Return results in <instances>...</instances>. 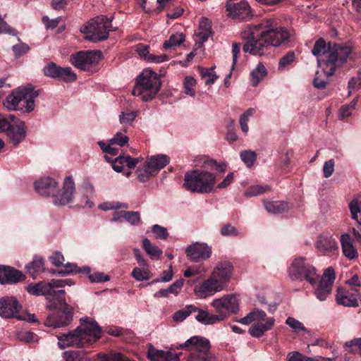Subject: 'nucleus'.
Here are the masks:
<instances>
[{
	"label": "nucleus",
	"mask_w": 361,
	"mask_h": 361,
	"mask_svg": "<svg viewBox=\"0 0 361 361\" xmlns=\"http://www.w3.org/2000/svg\"><path fill=\"white\" fill-rule=\"evenodd\" d=\"M317 250L322 254H327L338 250L336 240L329 233H322L318 236L316 242Z\"/></svg>",
	"instance_id": "b1692460"
},
{
	"label": "nucleus",
	"mask_w": 361,
	"mask_h": 361,
	"mask_svg": "<svg viewBox=\"0 0 361 361\" xmlns=\"http://www.w3.org/2000/svg\"><path fill=\"white\" fill-rule=\"evenodd\" d=\"M264 207L269 213L281 214L289 209L288 204L283 201H270L264 202Z\"/></svg>",
	"instance_id": "72a5a7b5"
},
{
	"label": "nucleus",
	"mask_w": 361,
	"mask_h": 361,
	"mask_svg": "<svg viewBox=\"0 0 361 361\" xmlns=\"http://www.w3.org/2000/svg\"><path fill=\"white\" fill-rule=\"evenodd\" d=\"M331 290L332 286H331V283L320 280L318 286L314 291V294L317 298L320 301H324L331 293Z\"/></svg>",
	"instance_id": "f704fd0d"
},
{
	"label": "nucleus",
	"mask_w": 361,
	"mask_h": 361,
	"mask_svg": "<svg viewBox=\"0 0 361 361\" xmlns=\"http://www.w3.org/2000/svg\"><path fill=\"white\" fill-rule=\"evenodd\" d=\"M185 41V35L183 33H176L171 35L168 40L163 44L164 49L168 50L180 45Z\"/></svg>",
	"instance_id": "ea45409f"
},
{
	"label": "nucleus",
	"mask_w": 361,
	"mask_h": 361,
	"mask_svg": "<svg viewBox=\"0 0 361 361\" xmlns=\"http://www.w3.org/2000/svg\"><path fill=\"white\" fill-rule=\"evenodd\" d=\"M147 357L150 361H179V355L171 351L156 349L149 344Z\"/></svg>",
	"instance_id": "5701e85b"
},
{
	"label": "nucleus",
	"mask_w": 361,
	"mask_h": 361,
	"mask_svg": "<svg viewBox=\"0 0 361 361\" xmlns=\"http://www.w3.org/2000/svg\"><path fill=\"white\" fill-rule=\"evenodd\" d=\"M124 220L130 223L131 225L135 226L140 222V214L137 212L126 211Z\"/></svg>",
	"instance_id": "13d9d810"
},
{
	"label": "nucleus",
	"mask_w": 361,
	"mask_h": 361,
	"mask_svg": "<svg viewBox=\"0 0 361 361\" xmlns=\"http://www.w3.org/2000/svg\"><path fill=\"white\" fill-rule=\"evenodd\" d=\"M137 116V111H130L127 113L121 112L119 115L120 123L124 126H130L132 125Z\"/></svg>",
	"instance_id": "de8ad7c7"
},
{
	"label": "nucleus",
	"mask_w": 361,
	"mask_h": 361,
	"mask_svg": "<svg viewBox=\"0 0 361 361\" xmlns=\"http://www.w3.org/2000/svg\"><path fill=\"white\" fill-rule=\"evenodd\" d=\"M335 161L333 159H331L324 162L323 166V173L325 178L330 177L334 171Z\"/></svg>",
	"instance_id": "69168bd1"
},
{
	"label": "nucleus",
	"mask_w": 361,
	"mask_h": 361,
	"mask_svg": "<svg viewBox=\"0 0 361 361\" xmlns=\"http://www.w3.org/2000/svg\"><path fill=\"white\" fill-rule=\"evenodd\" d=\"M56 80L65 82H73L76 80V74L71 67H61Z\"/></svg>",
	"instance_id": "58836bf2"
},
{
	"label": "nucleus",
	"mask_w": 361,
	"mask_h": 361,
	"mask_svg": "<svg viewBox=\"0 0 361 361\" xmlns=\"http://www.w3.org/2000/svg\"><path fill=\"white\" fill-rule=\"evenodd\" d=\"M88 274V279L92 283H102L106 282L110 280V277L108 275L104 274L103 272H94L93 274Z\"/></svg>",
	"instance_id": "3c124183"
},
{
	"label": "nucleus",
	"mask_w": 361,
	"mask_h": 361,
	"mask_svg": "<svg viewBox=\"0 0 361 361\" xmlns=\"http://www.w3.org/2000/svg\"><path fill=\"white\" fill-rule=\"evenodd\" d=\"M100 361H130L128 357L121 353L111 355H103L100 357Z\"/></svg>",
	"instance_id": "bf43d9fd"
},
{
	"label": "nucleus",
	"mask_w": 361,
	"mask_h": 361,
	"mask_svg": "<svg viewBox=\"0 0 361 361\" xmlns=\"http://www.w3.org/2000/svg\"><path fill=\"white\" fill-rule=\"evenodd\" d=\"M149 271L145 269L135 267L132 271V276L138 281L148 280L149 279Z\"/></svg>",
	"instance_id": "8fccbe9b"
},
{
	"label": "nucleus",
	"mask_w": 361,
	"mask_h": 361,
	"mask_svg": "<svg viewBox=\"0 0 361 361\" xmlns=\"http://www.w3.org/2000/svg\"><path fill=\"white\" fill-rule=\"evenodd\" d=\"M62 268L56 271L53 270L51 272L52 274H58L61 276H67L69 274H75L78 273L89 274L90 272V268L89 267L84 266L79 268L76 264L68 262L65 264H63Z\"/></svg>",
	"instance_id": "c85d7f7f"
},
{
	"label": "nucleus",
	"mask_w": 361,
	"mask_h": 361,
	"mask_svg": "<svg viewBox=\"0 0 361 361\" xmlns=\"http://www.w3.org/2000/svg\"><path fill=\"white\" fill-rule=\"evenodd\" d=\"M255 112V109L249 108L240 116L239 123L240 128L245 135L247 133L249 130L247 123L250 120V118L253 116Z\"/></svg>",
	"instance_id": "37998d69"
},
{
	"label": "nucleus",
	"mask_w": 361,
	"mask_h": 361,
	"mask_svg": "<svg viewBox=\"0 0 361 361\" xmlns=\"http://www.w3.org/2000/svg\"><path fill=\"white\" fill-rule=\"evenodd\" d=\"M195 319L202 324L212 325L225 320L224 314H211L206 310L197 308Z\"/></svg>",
	"instance_id": "a878e982"
},
{
	"label": "nucleus",
	"mask_w": 361,
	"mask_h": 361,
	"mask_svg": "<svg viewBox=\"0 0 361 361\" xmlns=\"http://www.w3.org/2000/svg\"><path fill=\"white\" fill-rule=\"evenodd\" d=\"M233 267L228 261L217 263L209 278L194 288V293L200 298H206L223 290L230 281Z\"/></svg>",
	"instance_id": "7ed1b4c3"
},
{
	"label": "nucleus",
	"mask_w": 361,
	"mask_h": 361,
	"mask_svg": "<svg viewBox=\"0 0 361 361\" xmlns=\"http://www.w3.org/2000/svg\"><path fill=\"white\" fill-rule=\"evenodd\" d=\"M0 132L5 133L16 147L25 137V125L13 114H0Z\"/></svg>",
	"instance_id": "1a4fd4ad"
},
{
	"label": "nucleus",
	"mask_w": 361,
	"mask_h": 361,
	"mask_svg": "<svg viewBox=\"0 0 361 361\" xmlns=\"http://www.w3.org/2000/svg\"><path fill=\"white\" fill-rule=\"evenodd\" d=\"M286 324L290 326L295 333L303 331L308 334L310 332L302 322L292 317H288L286 319Z\"/></svg>",
	"instance_id": "c03bdc74"
},
{
	"label": "nucleus",
	"mask_w": 361,
	"mask_h": 361,
	"mask_svg": "<svg viewBox=\"0 0 361 361\" xmlns=\"http://www.w3.org/2000/svg\"><path fill=\"white\" fill-rule=\"evenodd\" d=\"M340 240L343 253L345 255V257L350 260H353L357 258L358 253L357 252V250L353 246L350 236L347 233L343 234L341 236Z\"/></svg>",
	"instance_id": "cd10ccee"
},
{
	"label": "nucleus",
	"mask_w": 361,
	"mask_h": 361,
	"mask_svg": "<svg viewBox=\"0 0 361 361\" xmlns=\"http://www.w3.org/2000/svg\"><path fill=\"white\" fill-rule=\"evenodd\" d=\"M170 161V159L165 154H157L147 158L142 166L136 170L138 180L145 183L151 177L155 176L161 169L164 168Z\"/></svg>",
	"instance_id": "9b49d317"
},
{
	"label": "nucleus",
	"mask_w": 361,
	"mask_h": 361,
	"mask_svg": "<svg viewBox=\"0 0 361 361\" xmlns=\"http://www.w3.org/2000/svg\"><path fill=\"white\" fill-rule=\"evenodd\" d=\"M20 309L21 305L14 297L6 296L0 299V316L2 318L24 319L18 314Z\"/></svg>",
	"instance_id": "6ab92c4d"
},
{
	"label": "nucleus",
	"mask_w": 361,
	"mask_h": 361,
	"mask_svg": "<svg viewBox=\"0 0 361 361\" xmlns=\"http://www.w3.org/2000/svg\"><path fill=\"white\" fill-rule=\"evenodd\" d=\"M240 159L247 167H251L254 165L257 159V154L252 150H243L240 154Z\"/></svg>",
	"instance_id": "a18cd8bd"
},
{
	"label": "nucleus",
	"mask_w": 361,
	"mask_h": 361,
	"mask_svg": "<svg viewBox=\"0 0 361 361\" xmlns=\"http://www.w3.org/2000/svg\"><path fill=\"white\" fill-rule=\"evenodd\" d=\"M352 51L353 46L350 43H329L324 68L326 74L328 76L334 75L338 66L346 63Z\"/></svg>",
	"instance_id": "6e6552de"
},
{
	"label": "nucleus",
	"mask_w": 361,
	"mask_h": 361,
	"mask_svg": "<svg viewBox=\"0 0 361 361\" xmlns=\"http://www.w3.org/2000/svg\"><path fill=\"white\" fill-rule=\"evenodd\" d=\"M152 231L157 238L166 240L169 236L167 229L158 224H154L152 227Z\"/></svg>",
	"instance_id": "6e6d98bb"
},
{
	"label": "nucleus",
	"mask_w": 361,
	"mask_h": 361,
	"mask_svg": "<svg viewBox=\"0 0 361 361\" xmlns=\"http://www.w3.org/2000/svg\"><path fill=\"white\" fill-rule=\"evenodd\" d=\"M129 138L127 135L122 133H117L114 137L110 139L111 145H118L120 147H123L128 144Z\"/></svg>",
	"instance_id": "603ef678"
},
{
	"label": "nucleus",
	"mask_w": 361,
	"mask_h": 361,
	"mask_svg": "<svg viewBox=\"0 0 361 361\" xmlns=\"http://www.w3.org/2000/svg\"><path fill=\"white\" fill-rule=\"evenodd\" d=\"M216 183V176L204 170H192L184 176L183 187L191 192L209 193Z\"/></svg>",
	"instance_id": "423d86ee"
},
{
	"label": "nucleus",
	"mask_w": 361,
	"mask_h": 361,
	"mask_svg": "<svg viewBox=\"0 0 361 361\" xmlns=\"http://www.w3.org/2000/svg\"><path fill=\"white\" fill-rule=\"evenodd\" d=\"M17 339L25 343H30L35 341L36 334L31 331H21L16 334Z\"/></svg>",
	"instance_id": "5fc2aeb1"
},
{
	"label": "nucleus",
	"mask_w": 361,
	"mask_h": 361,
	"mask_svg": "<svg viewBox=\"0 0 361 361\" xmlns=\"http://www.w3.org/2000/svg\"><path fill=\"white\" fill-rule=\"evenodd\" d=\"M204 164L208 168L214 169L220 172H224L226 169V164H224V163H217L216 161L214 159H207L206 161H204Z\"/></svg>",
	"instance_id": "338daca9"
},
{
	"label": "nucleus",
	"mask_w": 361,
	"mask_h": 361,
	"mask_svg": "<svg viewBox=\"0 0 361 361\" xmlns=\"http://www.w3.org/2000/svg\"><path fill=\"white\" fill-rule=\"evenodd\" d=\"M267 71L265 66L259 63L250 73V82L253 87H257L259 83L267 76Z\"/></svg>",
	"instance_id": "2f4dec72"
},
{
	"label": "nucleus",
	"mask_w": 361,
	"mask_h": 361,
	"mask_svg": "<svg viewBox=\"0 0 361 361\" xmlns=\"http://www.w3.org/2000/svg\"><path fill=\"white\" fill-rule=\"evenodd\" d=\"M142 246L152 259H159L162 255V250L157 245H153L148 238L142 240Z\"/></svg>",
	"instance_id": "e433bc0d"
},
{
	"label": "nucleus",
	"mask_w": 361,
	"mask_h": 361,
	"mask_svg": "<svg viewBox=\"0 0 361 361\" xmlns=\"http://www.w3.org/2000/svg\"><path fill=\"white\" fill-rule=\"evenodd\" d=\"M111 22L104 16H97L81 28L85 38L93 42L105 40L109 37Z\"/></svg>",
	"instance_id": "9d476101"
},
{
	"label": "nucleus",
	"mask_w": 361,
	"mask_h": 361,
	"mask_svg": "<svg viewBox=\"0 0 361 361\" xmlns=\"http://www.w3.org/2000/svg\"><path fill=\"white\" fill-rule=\"evenodd\" d=\"M26 272L32 278L36 279L37 274L44 271V262L42 257L35 256L32 261L25 266Z\"/></svg>",
	"instance_id": "c756f323"
},
{
	"label": "nucleus",
	"mask_w": 361,
	"mask_h": 361,
	"mask_svg": "<svg viewBox=\"0 0 361 361\" xmlns=\"http://www.w3.org/2000/svg\"><path fill=\"white\" fill-rule=\"evenodd\" d=\"M271 188L268 185H251L245 192L244 195L245 197H250L257 195H262L267 191H269Z\"/></svg>",
	"instance_id": "a19ab883"
},
{
	"label": "nucleus",
	"mask_w": 361,
	"mask_h": 361,
	"mask_svg": "<svg viewBox=\"0 0 361 361\" xmlns=\"http://www.w3.org/2000/svg\"><path fill=\"white\" fill-rule=\"evenodd\" d=\"M212 306L215 309L217 314H225V319L231 314H235L238 311L239 303L237 297L234 295H226L222 298L214 299Z\"/></svg>",
	"instance_id": "dca6fc26"
},
{
	"label": "nucleus",
	"mask_w": 361,
	"mask_h": 361,
	"mask_svg": "<svg viewBox=\"0 0 361 361\" xmlns=\"http://www.w3.org/2000/svg\"><path fill=\"white\" fill-rule=\"evenodd\" d=\"M82 334L86 335L88 345L94 342L101 337V328L97 323L90 318L80 319Z\"/></svg>",
	"instance_id": "aec40b11"
},
{
	"label": "nucleus",
	"mask_w": 361,
	"mask_h": 361,
	"mask_svg": "<svg viewBox=\"0 0 361 361\" xmlns=\"http://www.w3.org/2000/svg\"><path fill=\"white\" fill-rule=\"evenodd\" d=\"M328 44L326 45V42L324 39L319 38L316 41L313 49H312V54L317 57V61L320 64L321 60L319 59V56H322V62L326 64V54L327 53Z\"/></svg>",
	"instance_id": "473e14b6"
},
{
	"label": "nucleus",
	"mask_w": 361,
	"mask_h": 361,
	"mask_svg": "<svg viewBox=\"0 0 361 361\" xmlns=\"http://www.w3.org/2000/svg\"><path fill=\"white\" fill-rule=\"evenodd\" d=\"M161 85L159 75L147 69L137 77L132 94L134 96L140 97L144 102H148L155 97L160 90Z\"/></svg>",
	"instance_id": "39448f33"
},
{
	"label": "nucleus",
	"mask_w": 361,
	"mask_h": 361,
	"mask_svg": "<svg viewBox=\"0 0 361 361\" xmlns=\"http://www.w3.org/2000/svg\"><path fill=\"white\" fill-rule=\"evenodd\" d=\"M49 260L55 267H61L65 260L63 255L59 251H55L49 257Z\"/></svg>",
	"instance_id": "e2e57ef3"
},
{
	"label": "nucleus",
	"mask_w": 361,
	"mask_h": 361,
	"mask_svg": "<svg viewBox=\"0 0 361 361\" xmlns=\"http://www.w3.org/2000/svg\"><path fill=\"white\" fill-rule=\"evenodd\" d=\"M25 275L14 267L0 265V283H16L24 281Z\"/></svg>",
	"instance_id": "412c9836"
},
{
	"label": "nucleus",
	"mask_w": 361,
	"mask_h": 361,
	"mask_svg": "<svg viewBox=\"0 0 361 361\" xmlns=\"http://www.w3.org/2000/svg\"><path fill=\"white\" fill-rule=\"evenodd\" d=\"M75 192V183L72 176H68L65 178L61 191L56 192L54 197V203L56 205L63 206L73 202L74 194Z\"/></svg>",
	"instance_id": "a211bd4d"
},
{
	"label": "nucleus",
	"mask_w": 361,
	"mask_h": 361,
	"mask_svg": "<svg viewBox=\"0 0 361 361\" xmlns=\"http://www.w3.org/2000/svg\"><path fill=\"white\" fill-rule=\"evenodd\" d=\"M196 85L195 79L192 76H186L183 81L184 92L189 96L194 97L195 91L194 87Z\"/></svg>",
	"instance_id": "49530a36"
},
{
	"label": "nucleus",
	"mask_w": 361,
	"mask_h": 361,
	"mask_svg": "<svg viewBox=\"0 0 361 361\" xmlns=\"http://www.w3.org/2000/svg\"><path fill=\"white\" fill-rule=\"evenodd\" d=\"M220 233L223 236H237L240 235V232L238 229L231 224H227L222 226Z\"/></svg>",
	"instance_id": "052dcab7"
},
{
	"label": "nucleus",
	"mask_w": 361,
	"mask_h": 361,
	"mask_svg": "<svg viewBox=\"0 0 361 361\" xmlns=\"http://www.w3.org/2000/svg\"><path fill=\"white\" fill-rule=\"evenodd\" d=\"M173 275V273L172 266L171 265L168 270H165L162 272V275L161 276L160 278L153 280L152 281L150 282V284L159 282H169L172 279Z\"/></svg>",
	"instance_id": "0e129e2a"
},
{
	"label": "nucleus",
	"mask_w": 361,
	"mask_h": 361,
	"mask_svg": "<svg viewBox=\"0 0 361 361\" xmlns=\"http://www.w3.org/2000/svg\"><path fill=\"white\" fill-rule=\"evenodd\" d=\"M275 323L274 317L267 318L265 322H256L253 324L249 329L250 334L255 338H260L266 331L271 329Z\"/></svg>",
	"instance_id": "bb28decb"
},
{
	"label": "nucleus",
	"mask_w": 361,
	"mask_h": 361,
	"mask_svg": "<svg viewBox=\"0 0 361 361\" xmlns=\"http://www.w3.org/2000/svg\"><path fill=\"white\" fill-rule=\"evenodd\" d=\"M197 310V307L194 305H186L184 308L179 310L173 314V320L176 322H181L192 312H195Z\"/></svg>",
	"instance_id": "4c0bfd02"
},
{
	"label": "nucleus",
	"mask_w": 361,
	"mask_h": 361,
	"mask_svg": "<svg viewBox=\"0 0 361 361\" xmlns=\"http://www.w3.org/2000/svg\"><path fill=\"white\" fill-rule=\"evenodd\" d=\"M58 183L51 178L45 177L40 178L35 183V188L37 192L42 196H51L53 198L58 191Z\"/></svg>",
	"instance_id": "4be33fe9"
},
{
	"label": "nucleus",
	"mask_w": 361,
	"mask_h": 361,
	"mask_svg": "<svg viewBox=\"0 0 361 361\" xmlns=\"http://www.w3.org/2000/svg\"><path fill=\"white\" fill-rule=\"evenodd\" d=\"M266 313L264 311L254 309L252 311L250 312L247 315L239 320V322L248 325L252 322H259L266 320Z\"/></svg>",
	"instance_id": "7c9ffc66"
},
{
	"label": "nucleus",
	"mask_w": 361,
	"mask_h": 361,
	"mask_svg": "<svg viewBox=\"0 0 361 361\" xmlns=\"http://www.w3.org/2000/svg\"><path fill=\"white\" fill-rule=\"evenodd\" d=\"M61 66L54 62L49 63L43 69L44 74L51 78L56 79Z\"/></svg>",
	"instance_id": "09e8293b"
},
{
	"label": "nucleus",
	"mask_w": 361,
	"mask_h": 361,
	"mask_svg": "<svg viewBox=\"0 0 361 361\" xmlns=\"http://www.w3.org/2000/svg\"><path fill=\"white\" fill-rule=\"evenodd\" d=\"M94 192V188L92 184L88 183L84 187V192L82 193L80 202L81 206L87 208H92L94 207V202L90 201V198L87 195V193H90L92 195Z\"/></svg>",
	"instance_id": "79ce46f5"
},
{
	"label": "nucleus",
	"mask_w": 361,
	"mask_h": 361,
	"mask_svg": "<svg viewBox=\"0 0 361 361\" xmlns=\"http://www.w3.org/2000/svg\"><path fill=\"white\" fill-rule=\"evenodd\" d=\"M64 361H91L83 350H68L63 353Z\"/></svg>",
	"instance_id": "c9c22d12"
},
{
	"label": "nucleus",
	"mask_w": 361,
	"mask_h": 361,
	"mask_svg": "<svg viewBox=\"0 0 361 361\" xmlns=\"http://www.w3.org/2000/svg\"><path fill=\"white\" fill-rule=\"evenodd\" d=\"M38 95L39 91L30 85L18 87L6 97L4 104L9 110L30 113L35 109V99Z\"/></svg>",
	"instance_id": "20e7f679"
},
{
	"label": "nucleus",
	"mask_w": 361,
	"mask_h": 361,
	"mask_svg": "<svg viewBox=\"0 0 361 361\" xmlns=\"http://www.w3.org/2000/svg\"><path fill=\"white\" fill-rule=\"evenodd\" d=\"M212 70L213 68H212L210 70L207 68H202L201 70V76L206 79V85L213 84L218 78L216 73L212 71Z\"/></svg>",
	"instance_id": "864d4df0"
},
{
	"label": "nucleus",
	"mask_w": 361,
	"mask_h": 361,
	"mask_svg": "<svg viewBox=\"0 0 361 361\" xmlns=\"http://www.w3.org/2000/svg\"><path fill=\"white\" fill-rule=\"evenodd\" d=\"M29 49V46L25 43H20L18 44L13 45L12 47V50L16 57L21 56L23 54H25Z\"/></svg>",
	"instance_id": "774afa93"
},
{
	"label": "nucleus",
	"mask_w": 361,
	"mask_h": 361,
	"mask_svg": "<svg viewBox=\"0 0 361 361\" xmlns=\"http://www.w3.org/2000/svg\"><path fill=\"white\" fill-rule=\"evenodd\" d=\"M174 349L190 350L187 361H216L215 355L211 351L210 341L202 336H195L185 343L176 346Z\"/></svg>",
	"instance_id": "0eeeda50"
},
{
	"label": "nucleus",
	"mask_w": 361,
	"mask_h": 361,
	"mask_svg": "<svg viewBox=\"0 0 361 361\" xmlns=\"http://www.w3.org/2000/svg\"><path fill=\"white\" fill-rule=\"evenodd\" d=\"M357 294L350 293L342 288H338L336 300L338 304L345 307H356L359 305L357 300L358 290L355 289Z\"/></svg>",
	"instance_id": "393cba45"
},
{
	"label": "nucleus",
	"mask_w": 361,
	"mask_h": 361,
	"mask_svg": "<svg viewBox=\"0 0 361 361\" xmlns=\"http://www.w3.org/2000/svg\"><path fill=\"white\" fill-rule=\"evenodd\" d=\"M68 279H51L49 282L39 281L29 284L26 290L30 295H45L48 300L47 308L54 311L48 314L44 325L53 328H61L69 325L73 320V308L67 304L63 290H55V288L71 285Z\"/></svg>",
	"instance_id": "f257e3e1"
},
{
	"label": "nucleus",
	"mask_w": 361,
	"mask_h": 361,
	"mask_svg": "<svg viewBox=\"0 0 361 361\" xmlns=\"http://www.w3.org/2000/svg\"><path fill=\"white\" fill-rule=\"evenodd\" d=\"M295 60V54L293 51H288L279 61V68L283 69L291 64Z\"/></svg>",
	"instance_id": "4d7b16f0"
},
{
	"label": "nucleus",
	"mask_w": 361,
	"mask_h": 361,
	"mask_svg": "<svg viewBox=\"0 0 361 361\" xmlns=\"http://www.w3.org/2000/svg\"><path fill=\"white\" fill-rule=\"evenodd\" d=\"M289 276L292 279L302 281L305 279L310 284H315L319 279L315 268L305 262L303 257L295 259L288 269Z\"/></svg>",
	"instance_id": "f8f14e48"
},
{
	"label": "nucleus",
	"mask_w": 361,
	"mask_h": 361,
	"mask_svg": "<svg viewBox=\"0 0 361 361\" xmlns=\"http://www.w3.org/2000/svg\"><path fill=\"white\" fill-rule=\"evenodd\" d=\"M349 209L351 216L353 219L358 221V213L361 212V203L360 204L357 200H353L349 203Z\"/></svg>",
	"instance_id": "680f3d73"
},
{
	"label": "nucleus",
	"mask_w": 361,
	"mask_h": 361,
	"mask_svg": "<svg viewBox=\"0 0 361 361\" xmlns=\"http://www.w3.org/2000/svg\"><path fill=\"white\" fill-rule=\"evenodd\" d=\"M188 259L192 262L205 261L212 255V248L205 243L195 242L185 249Z\"/></svg>",
	"instance_id": "f3484780"
},
{
	"label": "nucleus",
	"mask_w": 361,
	"mask_h": 361,
	"mask_svg": "<svg viewBox=\"0 0 361 361\" xmlns=\"http://www.w3.org/2000/svg\"><path fill=\"white\" fill-rule=\"evenodd\" d=\"M241 35L245 41L243 51L257 56L264 55L272 47L285 44L290 37L287 29L282 27L274 28L271 19L247 26Z\"/></svg>",
	"instance_id": "f03ea898"
},
{
	"label": "nucleus",
	"mask_w": 361,
	"mask_h": 361,
	"mask_svg": "<svg viewBox=\"0 0 361 361\" xmlns=\"http://www.w3.org/2000/svg\"><path fill=\"white\" fill-rule=\"evenodd\" d=\"M100 51H80L71 56V62L76 68L88 71L101 59Z\"/></svg>",
	"instance_id": "2eb2a0df"
},
{
	"label": "nucleus",
	"mask_w": 361,
	"mask_h": 361,
	"mask_svg": "<svg viewBox=\"0 0 361 361\" xmlns=\"http://www.w3.org/2000/svg\"><path fill=\"white\" fill-rule=\"evenodd\" d=\"M57 338L60 349L69 347L84 348L88 345L86 335L82 334L81 327H77L66 334H60L57 335Z\"/></svg>",
	"instance_id": "ddd939ff"
},
{
	"label": "nucleus",
	"mask_w": 361,
	"mask_h": 361,
	"mask_svg": "<svg viewBox=\"0 0 361 361\" xmlns=\"http://www.w3.org/2000/svg\"><path fill=\"white\" fill-rule=\"evenodd\" d=\"M226 11L229 18L239 20H248L252 14L250 5L245 0H227Z\"/></svg>",
	"instance_id": "4468645a"
}]
</instances>
